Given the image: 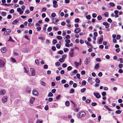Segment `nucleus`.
Masks as SVG:
<instances>
[{
    "label": "nucleus",
    "instance_id": "f257e3e1",
    "mask_svg": "<svg viewBox=\"0 0 123 123\" xmlns=\"http://www.w3.org/2000/svg\"><path fill=\"white\" fill-rule=\"evenodd\" d=\"M86 115V114L85 112L81 111L77 114V116L78 118H80L85 116Z\"/></svg>",
    "mask_w": 123,
    "mask_h": 123
},
{
    "label": "nucleus",
    "instance_id": "f03ea898",
    "mask_svg": "<svg viewBox=\"0 0 123 123\" xmlns=\"http://www.w3.org/2000/svg\"><path fill=\"white\" fill-rule=\"evenodd\" d=\"M74 49H71L69 52V54L71 57H73L74 56Z\"/></svg>",
    "mask_w": 123,
    "mask_h": 123
},
{
    "label": "nucleus",
    "instance_id": "7ed1b4c3",
    "mask_svg": "<svg viewBox=\"0 0 123 123\" xmlns=\"http://www.w3.org/2000/svg\"><path fill=\"white\" fill-rule=\"evenodd\" d=\"M8 97L7 96H5L1 99L2 102L3 103L6 102L7 100Z\"/></svg>",
    "mask_w": 123,
    "mask_h": 123
},
{
    "label": "nucleus",
    "instance_id": "20e7f679",
    "mask_svg": "<svg viewBox=\"0 0 123 123\" xmlns=\"http://www.w3.org/2000/svg\"><path fill=\"white\" fill-rule=\"evenodd\" d=\"M30 70L31 75L32 76H34L35 74V73L34 69L33 68H31Z\"/></svg>",
    "mask_w": 123,
    "mask_h": 123
},
{
    "label": "nucleus",
    "instance_id": "39448f33",
    "mask_svg": "<svg viewBox=\"0 0 123 123\" xmlns=\"http://www.w3.org/2000/svg\"><path fill=\"white\" fill-rule=\"evenodd\" d=\"M11 32V31L9 29H7L4 32V34L5 36H7L8 35L9 33Z\"/></svg>",
    "mask_w": 123,
    "mask_h": 123
},
{
    "label": "nucleus",
    "instance_id": "423d86ee",
    "mask_svg": "<svg viewBox=\"0 0 123 123\" xmlns=\"http://www.w3.org/2000/svg\"><path fill=\"white\" fill-rule=\"evenodd\" d=\"M17 11L18 12H19V14H22L23 13V11L22 10V9L20 8H18L17 9Z\"/></svg>",
    "mask_w": 123,
    "mask_h": 123
},
{
    "label": "nucleus",
    "instance_id": "0eeeda50",
    "mask_svg": "<svg viewBox=\"0 0 123 123\" xmlns=\"http://www.w3.org/2000/svg\"><path fill=\"white\" fill-rule=\"evenodd\" d=\"M52 23L54 24H55V22H58L59 21V20L57 18H53L52 19Z\"/></svg>",
    "mask_w": 123,
    "mask_h": 123
},
{
    "label": "nucleus",
    "instance_id": "6e6552de",
    "mask_svg": "<svg viewBox=\"0 0 123 123\" xmlns=\"http://www.w3.org/2000/svg\"><path fill=\"white\" fill-rule=\"evenodd\" d=\"M94 95L98 98H99L101 97L100 95L98 93H94Z\"/></svg>",
    "mask_w": 123,
    "mask_h": 123
},
{
    "label": "nucleus",
    "instance_id": "1a4fd4ad",
    "mask_svg": "<svg viewBox=\"0 0 123 123\" xmlns=\"http://www.w3.org/2000/svg\"><path fill=\"white\" fill-rule=\"evenodd\" d=\"M90 62V60L89 58H87L86 59L85 61V64L86 65H87Z\"/></svg>",
    "mask_w": 123,
    "mask_h": 123
},
{
    "label": "nucleus",
    "instance_id": "9d476101",
    "mask_svg": "<svg viewBox=\"0 0 123 123\" xmlns=\"http://www.w3.org/2000/svg\"><path fill=\"white\" fill-rule=\"evenodd\" d=\"M103 25L105 26V28H107L109 27V24L108 23L106 22H104L103 23Z\"/></svg>",
    "mask_w": 123,
    "mask_h": 123
},
{
    "label": "nucleus",
    "instance_id": "9b49d317",
    "mask_svg": "<svg viewBox=\"0 0 123 123\" xmlns=\"http://www.w3.org/2000/svg\"><path fill=\"white\" fill-rule=\"evenodd\" d=\"M33 94L35 95L38 96L39 93L37 92L36 90H34L32 91Z\"/></svg>",
    "mask_w": 123,
    "mask_h": 123
},
{
    "label": "nucleus",
    "instance_id": "f8f14e48",
    "mask_svg": "<svg viewBox=\"0 0 123 123\" xmlns=\"http://www.w3.org/2000/svg\"><path fill=\"white\" fill-rule=\"evenodd\" d=\"M4 66V62L2 60H0V67H3Z\"/></svg>",
    "mask_w": 123,
    "mask_h": 123
},
{
    "label": "nucleus",
    "instance_id": "ddd939ff",
    "mask_svg": "<svg viewBox=\"0 0 123 123\" xmlns=\"http://www.w3.org/2000/svg\"><path fill=\"white\" fill-rule=\"evenodd\" d=\"M35 98L34 97H32L31 98L30 100V103L31 104H32L33 103V102L35 101Z\"/></svg>",
    "mask_w": 123,
    "mask_h": 123
},
{
    "label": "nucleus",
    "instance_id": "4468645a",
    "mask_svg": "<svg viewBox=\"0 0 123 123\" xmlns=\"http://www.w3.org/2000/svg\"><path fill=\"white\" fill-rule=\"evenodd\" d=\"M74 66L76 68H77L79 66V62H77L76 61L74 62Z\"/></svg>",
    "mask_w": 123,
    "mask_h": 123
},
{
    "label": "nucleus",
    "instance_id": "2eb2a0df",
    "mask_svg": "<svg viewBox=\"0 0 123 123\" xmlns=\"http://www.w3.org/2000/svg\"><path fill=\"white\" fill-rule=\"evenodd\" d=\"M5 93V91L4 90H2L0 91V95H4Z\"/></svg>",
    "mask_w": 123,
    "mask_h": 123
},
{
    "label": "nucleus",
    "instance_id": "dca6fc26",
    "mask_svg": "<svg viewBox=\"0 0 123 123\" xmlns=\"http://www.w3.org/2000/svg\"><path fill=\"white\" fill-rule=\"evenodd\" d=\"M6 50V49L5 47H4L1 49V51L3 53H5Z\"/></svg>",
    "mask_w": 123,
    "mask_h": 123
},
{
    "label": "nucleus",
    "instance_id": "f3484780",
    "mask_svg": "<svg viewBox=\"0 0 123 123\" xmlns=\"http://www.w3.org/2000/svg\"><path fill=\"white\" fill-rule=\"evenodd\" d=\"M80 31V28H77L74 31V32L75 33H79Z\"/></svg>",
    "mask_w": 123,
    "mask_h": 123
},
{
    "label": "nucleus",
    "instance_id": "a211bd4d",
    "mask_svg": "<svg viewBox=\"0 0 123 123\" xmlns=\"http://www.w3.org/2000/svg\"><path fill=\"white\" fill-rule=\"evenodd\" d=\"M99 67V65L98 63H97L95 65L94 68L95 69H98Z\"/></svg>",
    "mask_w": 123,
    "mask_h": 123
},
{
    "label": "nucleus",
    "instance_id": "6ab92c4d",
    "mask_svg": "<svg viewBox=\"0 0 123 123\" xmlns=\"http://www.w3.org/2000/svg\"><path fill=\"white\" fill-rule=\"evenodd\" d=\"M6 13L4 12H2L1 14V15L2 16H6Z\"/></svg>",
    "mask_w": 123,
    "mask_h": 123
},
{
    "label": "nucleus",
    "instance_id": "aec40b11",
    "mask_svg": "<svg viewBox=\"0 0 123 123\" xmlns=\"http://www.w3.org/2000/svg\"><path fill=\"white\" fill-rule=\"evenodd\" d=\"M41 84L42 85L44 86H45L46 85V83L43 81L41 82Z\"/></svg>",
    "mask_w": 123,
    "mask_h": 123
},
{
    "label": "nucleus",
    "instance_id": "412c9836",
    "mask_svg": "<svg viewBox=\"0 0 123 123\" xmlns=\"http://www.w3.org/2000/svg\"><path fill=\"white\" fill-rule=\"evenodd\" d=\"M59 61L61 62H62L64 61V59L63 58H61L59 59Z\"/></svg>",
    "mask_w": 123,
    "mask_h": 123
},
{
    "label": "nucleus",
    "instance_id": "4be33fe9",
    "mask_svg": "<svg viewBox=\"0 0 123 123\" xmlns=\"http://www.w3.org/2000/svg\"><path fill=\"white\" fill-rule=\"evenodd\" d=\"M26 92L27 93H30V88H27L26 89Z\"/></svg>",
    "mask_w": 123,
    "mask_h": 123
},
{
    "label": "nucleus",
    "instance_id": "5701e85b",
    "mask_svg": "<svg viewBox=\"0 0 123 123\" xmlns=\"http://www.w3.org/2000/svg\"><path fill=\"white\" fill-rule=\"evenodd\" d=\"M104 107L108 111H111V109L108 107L106 105H105L104 106Z\"/></svg>",
    "mask_w": 123,
    "mask_h": 123
},
{
    "label": "nucleus",
    "instance_id": "b1692460",
    "mask_svg": "<svg viewBox=\"0 0 123 123\" xmlns=\"http://www.w3.org/2000/svg\"><path fill=\"white\" fill-rule=\"evenodd\" d=\"M74 92V90L73 88H71L69 92L70 93H72Z\"/></svg>",
    "mask_w": 123,
    "mask_h": 123
},
{
    "label": "nucleus",
    "instance_id": "393cba45",
    "mask_svg": "<svg viewBox=\"0 0 123 123\" xmlns=\"http://www.w3.org/2000/svg\"><path fill=\"white\" fill-rule=\"evenodd\" d=\"M100 80L98 78L96 79L95 82L97 83H98L100 82Z\"/></svg>",
    "mask_w": 123,
    "mask_h": 123
},
{
    "label": "nucleus",
    "instance_id": "a878e982",
    "mask_svg": "<svg viewBox=\"0 0 123 123\" xmlns=\"http://www.w3.org/2000/svg\"><path fill=\"white\" fill-rule=\"evenodd\" d=\"M53 96V94L51 92H49L48 95V96L49 97H52Z\"/></svg>",
    "mask_w": 123,
    "mask_h": 123
},
{
    "label": "nucleus",
    "instance_id": "bb28decb",
    "mask_svg": "<svg viewBox=\"0 0 123 123\" xmlns=\"http://www.w3.org/2000/svg\"><path fill=\"white\" fill-rule=\"evenodd\" d=\"M52 29V28L50 27H49L47 29V31L48 32H50L51 31Z\"/></svg>",
    "mask_w": 123,
    "mask_h": 123
},
{
    "label": "nucleus",
    "instance_id": "cd10ccee",
    "mask_svg": "<svg viewBox=\"0 0 123 123\" xmlns=\"http://www.w3.org/2000/svg\"><path fill=\"white\" fill-rule=\"evenodd\" d=\"M102 17L100 15L98 16L97 17V19L98 20H100L102 19Z\"/></svg>",
    "mask_w": 123,
    "mask_h": 123
},
{
    "label": "nucleus",
    "instance_id": "c85d7f7f",
    "mask_svg": "<svg viewBox=\"0 0 123 123\" xmlns=\"http://www.w3.org/2000/svg\"><path fill=\"white\" fill-rule=\"evenodd\" d=\"M65 105L67 106H69V103L68 101H66L65 103Z\"/></svg>",
    "mask_w": 123,
    "mask_h": 123
},
{
    "label": "nucleus",
    "instance_id": "c756f323",
    "mask_svg": "<svg viewBox=\"0 0 123 123\" xmlns=\"http://www.w3.org/2000/svg\"><path fill=\"white\" fill-rule=\"evenodd\" d=\"M86 90V89L85 88H83L81 89V92H84Z\"/></svg>",
    "mask_w": 123,
    "mask_h": 123
},
{
    "label": "nucleus",
    "instance_id": "7c9ffc66",
    "mask_svg": "<svg viewBox=\"0 0 123 123\" xmlns=\"http://www.w3.org/2000/svg\"><path fill=\"white\" fill-rule=\"evenodd\" d=\"M82 84L84 86L86 85V81L85 80L83 81H82Z\"/></svg>",
    "mask_w": 123,
    "mask_h": 123
},
{
    "label": "nucleus",
    "instance_id": "2f4dec72",
    "mask_svg": "<svg viewBox=\"0 0 123 123\" xmlns=\"http://www.w3.org/2000/svg\"><path fill=\"white\" fill-rule=\"evenodd\" d=\"M59 40H61L62 39V37L60 36H57L56 37Z\"/></svg>",
    "mask_w": 123,
    "mask_h": 123
},
{
    "label": "nucleus",
    "instance_id": "473e14b6",
    "mask_svg": "<svg viewBox=\"0 0 123 123\" xmlns=\"http://www.w3.org/2000/svg\"><path fill=\"white\" fill-rule=\"evenodd\" d=\"M109 5L110 6H114L115 5L112 2H111L110 3Z\"/></svg>",
    "mask_w": 123,
    "mask_h": 123
},
{
    "label": "nucleus",
    "instance_id": "72a5a7b5",
    "mask_svg": "<svg viewBox=\"0 0 123 123\" xmlns=\"http://www.w3.org/2000/svg\"><path fill=\"white\" fill-rule=\"evenodd\" d=\"M65 42L66 43H70V41L69 40L67 39L65 40Z\"/></svg>",
    "mask_w": 123,
    "mask_h": 123
},
{
    "label": "nucleus",
    "instance_id": "f704fd0d",
    "mask_svg": "<svg viewBox=\"0 0 123 123\" xmlns=\"http://www.w3.org/2000/svg\"><path fill=\"white\" fill-rule=\"evenodd\" d=\"M56 15V14L55 13H53L51 14V16L52 17H55V16Z\"/></svg>",
    "mask_w": 123,
    "mask_h": 123
},
{
    "label": "nucleus",
    "instance_id": "c9c22d12",
    "mask_svg": "<svg viewBox=\"0 0 123 123\" xmlns=\"http://www.w3.org/2000/svg\"><path fill=\"white\" fill-rule=\"evenodd\" d=\"M18 22L17 20H14L13 22H12V24L15 25Z\"/></svg>",
    "mask_w": 123,
    "mask_h": 123
},
{
    "label": "nucleus",
    "instance_id": "e433bc0d",
    "mask_svg": "<svg viewBox=\"0 0 123 123\" xmlns=\"http://www.w3.org/2000/svg\"><path fill=\"white\" fill-rule=\"evenodd\" d=\"M118 61H120V62L121 63H123V61H122V58H119L117 59Z\"/></svg>",
    "mask_w": 123,
    "mask_h": 123
},
{
    "label": "nucleus",
    "instance_id": "4c0bfd02",
    "mask_svg": "<svg viewBox=\"0 0 123 123\" xmlns=\"http://www.w3.org/2000/svg\"><path fill=\"white\" fill-rule=\"evenodd\" d=\"M85 43L88 46H91V44L87 41H85Z\"/></svg>",
    "mask_w": 123,
    "mask_h": 123
},
{
    "label": "nucleus",
    "instance_id": "58836bf2",
    "mask_svg": "<svg viewBox=\"0 0 123 123\" xmlns=\"http://www.w3.org/2000/svg\"><path fill=\"white\" fill-rule=\"evenodd\" d=\"M117 9L118 10H120L122 9V7L119 5H118L117 6Z\"/></svg>",
    "mask_w": 123,
    "mask_h": 123
},
{
    "label": "nucleus",
    "instance_id": "ea45409f",
    "mask_svg": "<svg viewBox=\"0 0 123 123\" xmlns=\"http://www.w3.org/2000/svg\"><path fill=\"white\" fill-rule=\"evenodd\" d=\"M24 71L25 73H27L28 72V71H27L25 67L23 68Z\"/></svg>",
    "mask_w": 123,
    "mask_h": 123
},
{
    "label": "nucleus",
    "instance_id": "a19ab883",
    "mask_svg": "<svg viewBox=\"0 0 123 123\" xmlns=\"http://www.w3.org/2000/svg\"><path fill=\"white\" fill-rule=\"evenodd\" d=\"M60 64V62H57L55 63V65L56 66H58Z\"/></svg>",
    "mask_w": 123,
    "mask_h": 123
},
{
    "label": "nucleus",
    "instance_id": "79ce46f5",
    "mask_svg": "<svg viewBox=\"0 0 123 123\" xmlns=\"http://www.w3.org/2000/svg\"><path fill=\"white\" fill-rule=\"evenodd\" d=\"M66 81L64 79L62 80L61 81V83L62 84H63L66 83Z\"/></svg>",
    "mask_w": 123,
    "mask_h": 123
},
{
    "label": "nucleus",
    "instance_id": "37998d69",
    "mask_svg": "<svg viewBox=\"0 0 123 123\" xmlns=\"http://www.w3.org/2000/svg\"><path fill=\"white\" fill-rule=\"evenodd\" d=\"M61 77L60 76H57L56 77V79L57 80H60Z\"/></svg>",
    "mask_w": 123,
    "mask_h": 123
},
{
    "label": "nucleus",
    "instance_id": "c03bdc74",
    "mask_svg": "<svg viewBox=\"0 0 123 123\" xmlns=\"http://www.w3.org/2000/svg\"><path fill=\"white\" fill-rule=\"evenodd\" d=\"M115 113L118 114H119L121 113V111L120 110H118L115 111Z\"/></svg>",
    "mask_w": 123,
    "mask_h": 123
},
{
    "label": "nucleus",
    "instance_id": "a18cd8bd",
    "mask_svg": "<svg viewBox=\"0 0 123 123\" xmlns=\"http://www.w3.org/2000/svg\"><path fill=\"white\" fill-rule=\"evenodd\" d=\"M63 50L64 52H65L68 51L69 50V49L67 48H65Z\"/></svg>",
    "mask_w": 123,
    "mask_h": 123
},
{
    "label": "nucleus",
    "instance_id": "49530a36",
    "mask_svg": "<svg viewBox=\"0 0 123 123\" xmlns=\"http://www.w3.org/2000/svg\"><path fill=\"white\" fill-rule=\"evenodd\" d=\"M57 43V41L56 40L54 39L52 41L53 43L54 44H56Z\"/></svg>",
    "mask_w": 123,
    "mask_h": 123
},
{
    "label": "nucleus",
    "instance_id": "de8ad7c7",
    "mask_svg": "<svg viewBox=\"0 0 123 123\" xmlns=\"http://www.w3.org/2000/svg\"><path fill=\"white\" fill-rule=\"evenodd\" d=\"M92 17H93V18H95L97 16V14L95 13H93L92 14Z\"/></svg>",
    "mask_w": 123,
    "mask_h": 123
},
{
    "label": "nucleus",
    "instance_id": "09e8293b",
    "mask_svg": "<svg viewBox=\"0 0 123 123\" xmlns=\"http://www.w3.org/2000/svg\"><path fill=\"white\" fill-rule=\"evenodd\" d=\"M105 16V17H108V13L107 12H105L104 13Z\"/></svg>",
    "mask_w": 123,
    "mask_h": 123
},
{
    "label": "nucleus",
    "instance_id": "8fccbe9b",
    "mask_svg": "<svg viewBox=\"0 0 123 123\" xmlns=\"http://www.w3.org/2000/svg\"><path fill=\"white\" fill-rule=\"evenodd\" d=\"M80 110V109L79 108H76V109H75L74 110V111L75 112H77L78 111Z\"/></svg>",
    "mask_w": 123,
    "mask_h": 123
},
{
    "label": "nucleus",
    "instance_id": "3c124183",
    "mask_svg": "<svg viewBox=\"0 0 123 123\" xmlns=\"http://www.w3.org/2000/svg\"><path fill=\"white\" fill-rule=\"evenodd\" d=\"M25 6L24 5L22 6L21 7V8H22V11H24L25 9Z\"/></svg>",
    "mask_w": 123,
    "mask_h": 123
},
{
    "label": "nucleus",
    "instance_id": "603ef678",
    "mask_svg": "<svg viewBox=\"0 0 123 123\" xmlns=\"http://www.w3.org/2000/svg\"><path fill=\"white\" fill-rule=\"evenodd\" d=\"M76 76L79 79H80V75L79 74H76Z\"/></svg>",
    "mask_w": 123,
    "mask_h": 123
},
{
    "label": "nucleus",
    "instance_id": "864d4df0",
    "mask_svg": "<svg viewBox=\"0 0 123 123\" xmlns=\"http://www.w3.org/2000/svg\"><path fill=\"white\" fill-rule=\"evenodd\" d=\"M72 69V68L71 66H68L67 68V70L68 71H70Z\"/></svg>",
    "mask_w": 123,
    "mask_h": 123
},
{
    "label": "nucleus",
    "instance_id": "5fc2aeb1",
    "mask_svg": "<svg viewBox=\"0 0 123 123\" xmlns=\"http://www.w3.org/2000/svg\"><path fill=\"white\" fill-rule=\"evenodd\" d=\"M35 62L37 65H38L39 64V62H38V60H35Z\"/></svg>",
    "mask_w": 123,
    "mask_h": 123
},
{
    "label": "nucleus",
    "instance_id": "6e6d98bb",
    "mask_svg": "<svg viewBox=\"0 0 123 123\" xmlns=\"http://www.w3.org/2000/svg\"><path fill=\"white\" fill-rule=\"evenodd\" d=\"M102 75V74L101 72H100L98 74V76L100 77H101Z\"/></svg>",
    "mask_w": 123,
    "mask_h": 123
},
{
    "label": "nucleus",
    "instance_id": "4d7b16f0",
    "mask_svg": "<svg viewBox=\"0 0 123 123\" xmlns=\"http://www.w3.org/2000/svg\"><path fill=\"white\" fill-rule=\"evenodd\" d=\"M107 21L111 23L112 22V20L110 18H109L108 19Z\"/></svg>",
    "mask_w": 123,
    "mask_h": 123
},
{
    "label": "nucleus",
    "instance_id": "13d9d810",
    "mask_svg": "<svg viewBox=\"0 0 123 123\" xmlns=\"http://www.w3.org/2000/svg\"><path fill=\"white\" fill-rule=\"evenodd\" d=\"M14 12V10L13 9H11L9 11V12L11 13H13Z\"/></svg>",
    "mask_w": 123,
    "mask_h": 123
},
{
    "label": "nucleus",
    "instance_id": "bf43d9fd",
    "mask_svg": "<svg viewBox=\"0 0 123 123\" xmlns=\"http://www.w3.org/2000/svg\"><path fill=\"white\" fill-rule=\"evenodd\" d=\"M79 21V19L78 18H76L75 20V22H78Z\"/></svg>",
    "mask_w": 123,
    "mask_h": 123
},
{
    "label": "nucleus",
    "instance_id": "052dcab7",
    "mask_svg": "<svg viewBox=\"0 0 123 123\" xmlns=\"http://www.w3.org/2000/svg\"><path fill=\"white\" fill-rule=\"evenodd\" d=\"M56 47L58 49H59L60 48L61 46L59 44H57L56 45Z\"/></svg>",
    "mask_w": 123,
    "mask_h": 123
},
{
    "label": "nucleus",
    "instance_id": "680f3d73",
    "mask_svg": "<svg viewBox=\"0 0 123 123\" xmlns=\"http://www.w3.org/2000/svg\"><path fill=\"white\" fill-rule=\"evenodd\" d=\"M81 73L82 75H84L85 74V72L84 70H82L81 72Z\"/></svg>",
    "mask_w": 123,
    "mask_h": 123
},
{
    "label": "nucleus",
    "instance_id": "e2e57ef3",
    "mask_svg": "<svg viewBox=\"0 0 123 123\" xmlns=\"http://www.w3.org/2000/svg\"><path fill=\"white\" fill-rule=\"evenodd\" d=\"M63 53V52L62 50H60L58 52V53L60 54H62Z\"/></svg>",
    "mask_w": 123,
    "mask_h": 123
},
{
    "label": "nucleus",
    "instance_id": "0e129e2a",
    "mask_svg": "<svg viewBox=\"0 0 123 123\" xmlns=\"http://www.w3.org/2000/svg\"><path fill=\"white\" fill-rule=\"evenodd\" d=\"M43 68L45 69H47L48 68V66L46 65H45L43 66Z\"/></svg>",
    "mask_w": 123,
    "mask_h": 123
},
{
    "label": "nucleus",
    "instance_id": "69168bd1",
    "mask_svg": "<svg viewBox=\"0 0 123 123\" xmlns=\"http://www.w3.org/2000/svg\"><path fill=\"white\" fill-rule=\"evenodd\" d=\"M120 38V35H117V36L116 39L117 40H119Z\"/></svg>",
    "mask_w": 123,
    "mask_h": 123
},
{
    "label": "nucleus",
    "instance_id": "338daca9",
    "mask_svg": "<svg viewBox=\"0 0 123 123\" xmlns=\"http://www.w3.org/2000/svg\"><path fill=\"white\" fill-rule=\"evenodd\" d=\"M92 105L93 106H95L97 105V103H96L93 102L92 104Z\"/></svg>",
    "mask_w": 123,
    "mask_h": 123
},
{
    "label": "nucleus",
    "instance_id": "774afa93",
    "mask_svg": "<svg viewBox=\"0 0 123 123\" xmlns=\"http://www.w3.org/2000/svg\"><path fill=\"white\" fill-rule=\"evenodd\" d=\"M86 18L87 19H89L91 18V16L90 15H88L86 16Z\"/></svg>",
    "mask_w": 123,
    "mask_h": 123
}]
</instances>
